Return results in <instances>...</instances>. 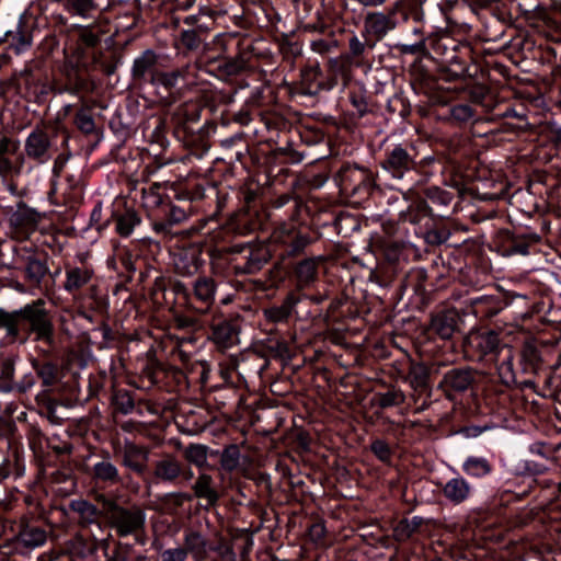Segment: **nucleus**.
I'll use <instances>...</instances> for the list:
<instances>
[{"label":"nucleus","mask_w":561,"mask_h":561,"mask_svg":"<svg viewBox=\"0 0 561 561\" xmlns=\"http://www.w3.org/2000/svg\"><path fill=\"white\" fill-rule=\"evenodd\" d=\"M321 260V257H307L296 264L294 268L296 289L302 290L316 283Z\"/></svg>","instance_id":"17"},{"label":"nucleus","mask_w":561,"mask_h":561,"mask_svg":"<svg viewBox=\"0 0 561 561\" xmlns=\"http://www.w3.org/2000/svg\"><path fill=\"white\" fill-rule=\"evenodd\" d=\"M541 354L539 348L531 342L523 345L520 351L519 367L525 375H536L540 368Z\"/></svg>","instance_id":"28"},{"label":"nucleus","mask_w":561,"mask_h":561,"mask_svg":"<svg viewBox=\"0 0 561 561\" xmlns=\"http://www.w3.org/2000/svg\"><path fill=\"white\" fill-rule=\"evenodd\" d=\"M187 551L183 547L168 548L160 552V561H186Z\"/></svg>","instance_id":"46"},{"label":"nucleus","mask_w":561,"mask_h":561,"mask_svg":"<svg viewBox=\"0 0 561 561\" xmlns=\"http://www.w3.org/2000/svg\"><path fill=\"white\" fill-rule=\"evenodd\" d=\"M474 382V375L470 368H453L444 374L437 388L442 390L448 400H454L456 394L463 393Z\"/></svg>","instance_id":"10"},{"label":"nucleus","mask_w":561,"mask_h":561,"mask_svg":"<svg viewBox=\"0 0 561 561\" xmlns=\"http://www.w3.org/2000/svg\"><path fill=\"white\" fill-rule=\"evenodd\" d=\"M339 176L343 183L354 182L364 176V169L346 163L341 168Z\"/></svg>","instance_id":"45"},{"label":"nucleus","mask_w":561,"mask_h":561,"mask_svg":"<svg viewBox=\"0 0 561 561\" xmlns=\"http://www.w3.org/2000/svg\"><path fill=\"white\" fill-rule=\"evenodd\" d=\"M14 539L19 546L34 550L46 543L48 530L36 522L23 519L18 525Z\"/></svg>","instance_id":"11"},{"label":"nucleus","mask_w":561,"mask_h":561,"mask_svg":"<svg viewBox=\"0 0 561 561\" xmlns=\"http://www.w3.org/2000/svg\"><path fill=\"white\" fill-rule=\"evenodd\" d=\"M461 470L470 478L483 479L492 473L493 465L486 457L469 455L461 463Z\"/></svg>","instance_id":"25"},{"label":"nucleus","mask_w":561,"mask_h":561,"mask_svg":"<svg viewBox=\"0 0 561 561\" xmlns=\"http://www.w3.org/2000/svg\"><path fill=\"white\" fill-rule=\"evenodd\" d=\"M105 505L110 525L116 535L118 537L134 536L138 541L146 526L145 510L137 504L123 506L114 501H107Z\"/></svg>","instance_id":"3"},{"label":"nucleus","mask_w":561,"mask_h":561,"mask_svg":"<svg viewBox=\"0 0 561 561\" xmlns=\"http://www.w3.org/2000/svg\"><path fill=\"white\" fill-rule=\"evenodd\" d=\"M173 264L179 275L187 277L198 272L201 261L195 251L181 250L174 254Z\"/></svg>","instance_id":"27"},{"label":"nucleus","mask_w":561,"mask_h":561,"mask_svg":"<svg viewBox=\"0 0 561 561\" xmlns=\"http://www.w3.org/2000/svg\"><path fill=\"white\" fill-rule=\"evenodd\" d=\"M537 241L536 236L529 234H516V233H508L502 243L503 248V255L511 256V255H527L529 253V247L530 244L535 243Z\"/></svg>","instance_id":"24"},{"label":"nucleus","mask_w":561,"mask_h":561,"mask_svg":"<svg viewBox=\"0 0 561 561\" xmlns=\"http://www.w3.org/2000/svg\"><path fill=\"white\" fill-rule=\"evenodd\" d=\"M129 546L119 545L108 558V561H130L128 556Z\"/></svg>","instance_id":"55"},{"label":"nucleus","mask_w":561,"mask_h":561,"mask_svg":"<svg viewBox=\"0 0 561 561\" xmlns=\"http://www.w3.org/2000/svg\"><path fill=\"white\" fill-rule=\"evenodd\" d=\"M195 496L205 499L208 505H216L219 500V493L214 488V480L208 473H201L193 484Z\"/></svg>","instance_id":"30"},{"label":"nucleus","mask_w":561,"mask_h":561,"mask_svg":"<svg viewBox=\"0 0 561 561\" xmlns=\"http://www.w3.org/2000/svg\"><path fill=\"white\" fill-rule=\"evenodd\" d=\"M57 146L48 131L34 128L25 138L24 152L28 160L37 164H45L54 158Z\"/></svg>","instance_id":"7"},{"label":"nucleus","mask_w":561,"mask_h":561,"mask_svg":"<svg viewBox=\"0 0 561 561\" xmlns=\"http://www.w3.org/2000/svg\"><path fill=\"white\" fill-rule=\"evenodd\" d=\"M208 448L202 444H190L185 451V459L196 466L198 469H204L208 466Z\"/></svg>","instance_id":"36"},{"label":"nucleus","mask_w":561,"mask_h":561,"mask_svg":"<svg viewBox=\"0 0 561 561\" xmlns=\"http://www.w3.org/2000/svg\"><path fill=\"white\" fill-rule=\"evenodd\" d=\"M183 549L187 551V556L192 554L197 561L206 557L208 549V540L198 530L187 528L184 530Z\"/></svg>","instance_id":"23"},{"label":"nucleus","mask_w":561,"mask_h":561,"mask_svg":"<svg viewBox=\"0 0 561 561\" xmlns=\"http://www.w3.org/2000/svg\"><path fill=\"white\" fill-rule=\"evenodd\" d=\"M299 302L300 297L296 296L294 293H289L283 300L282 305L265 308L263 310L264 317L267 321L273 323L285 322L291 316Z\"/></svg>","instance_id":"21"},{"label":"nucleus","mask_w":561,"mask_h":561,"mask_svg":"<svg viewBox=\"0 0 561 561\" xmlns=\"http://www.w3.org/2000/svg\"><path fill=\"white\" fill-rule=\"evenodd\" d=\"M11 469L7 458H2L0 461V483L10 476Z\"/></svg>","instance_id":"59"},{"label":"nucleus","mask_w":561,"mask_h":561,"mask_svg":"<svg viewBox=\"0 0 561 561\" xmlns=\"http://www.w3.org/2000/svg\"><path fill=\"white\" fill-rule=\"evenodd\" d=\"M350 53L353 57H360L366 48L364 42H362L356 35H353L348 41Z\"/></svg>","instance_id":"53"},{"label":"nucleus","mask_w":561,"mask_h":561,"mask_svg":"<svg viewBox=\"0 0 561 561\" xmlns=\"http://www.w3.org/2000/svg\"><path fill=\"white\" fill-rule=\"evenodd\" d=\"M474 346L483 356H494L501 351L499 334L494 331L478 334L473 339Z\"/></svg>","instance_id":"31"},{"label":"nucleus","mask_w":561,"mask_h":561,"mask_svg":"<svg viewBox=\"0 0 561 561\" xmlns=\"http://www.w3.org/2000/svg\"><path fill=\"white\" fill-rule=\"evenodd\" d=\"M499 376L505 385H511L516 381V373L513 368L512 351H507V355L503 358L502 363L497 366Z\"/></svg>","instance_id":"39"},{"label":"nucleus","mask_w":561,"mask_h":561,"mask_svg":"<svg viewBox=\"0 0 561 561\" xmlns=\"http://www.w3.org/2000/svg\"><path fill=\"white\" fill-rule=\"evenodd\" d=\"M100 38L89 26L72 25L66 33L64 44V54L71 70L67 75L68 88L66 89L72 95H79L82 92L90 91L89 81L83 78L78 68L85 55L88 48L94 47Z\"/></svg>","instance_id":"2"},{"label":"nucleus","mask_w":561,"mask_h":561,"mask_svg":"<svg viewBox=\"0 0 561 561\" xmlns=\"http://www.w3.org/2000/svg\"><path fill=\"white\" fill-rule=\"evenodd\" d=\"M276 242L284 245V255L295 256L301 253L309 244L308 236L296 230L294 225H282L274 232Z\"/></svg>","instance_id":"12"},{"label":"nucleus","mask_w":561,"mask_h":561,"mask_svg":"<svg viewBox=\"0 0 561 561\" xmlns=\"http://www.w3.org/2000/svg\"><path fill=\"white\" fill-rule=\"evenodd\" d=\"M437 197L432 196L433 201H437L443 205H447L450 202V196L448 193L437 191Z\"/></svg>","instance_id":"62"},{"label":"nucleus","mask_w":561,"mask_h":561,"mask_svg":"<svg viewBox=\"0 0 561 561\" xmlns=\"http://www.w3.org/2000/svg\"><path fill=\"white\" fill-rule=\"evenodd\" d=\"M39 221V215L33 208L20 203L9 217L11 227L22 233L34 231Z\"/></svg>","instance_id":"19"},{"label":"nucleus","mask_w":561,"mask_h":561,"mask_svg":"<svg viewBox=\"0 0 561 561\" xmlns=\"http://www.w3.org/2000/svg\"><path fill=\"white\" fill-rule=\"evenodd\" d=\"M36 375L42 379L45 387H50L56 383L58 379V368L50 362L33 363Z\"/></svg>","instance_id":"38"},{"label":"nucleus","mask_w":561,"mask_h":561,"mask_svg":"<svg viewBox=\"0 0 561 561\" xmlns=\"http://www.w3.org/2000/svg\"><path fill=\"white\" fill-rule=\"evenodd\" d=\"M457 46H454L453 51L446 57V61L451 65H463L465 61L455 53Z\"/></svg>","instance_id":"60"},{"label":"nucleus","mask_w":561,"mask_h":561,"mask_svg":"<svg viewBox=\"0 0 561 561\" xmlns=\"http://www.w3.org/2000/svg\"><path fill=\"white\" fill-rule=\"evenodd\" d=\"M219 69L228 76H234L243 69V61L238 58H229L220 64Z\"/></svg>","instance_id":"50"},{"label":"nucleus","mask_w":561,"mask_h":561,"mask_svg":"<svg viewBox=\"0 0 561 561\" xmlns=\"http://www.w3.org/2000/svg\"><path fill=\"white\" fill-rule=\"evenodd\" d=\"M160 72V56L152 49H146L137 56L133 61L130 70L131 77L136 82L152 87Z\"/></svg>","instance_id":"8"},{"label":"nucleus","mask_w":561,"mask_h":561,"mask_svg":"<svg viewBox=\"0 0 561 561\" xmlns=\"http://www.w3.org/2000/svg\"><path fill=\"white\" fill-rule=\"evenodd\" d=\"M448 239V233L445 230L431 229L425 233V241L428 244H442Z\"/></svg>","instance_id":"51"},{"label":"nucleus","mask_w":561,"mask_h":561,"mask_svg":"<svg viewBox=\"0 0 561 561\" xmlns=\"http://www.w3.org/2000/svg\"><path fill=\"white\" fill-rule=\"evenodd\" d=\"M68 548L72 552L81 554L87 548V541L81 535H76L71 540L68 541Z\"/></svg>","instance_id":"54"},{"label":"nucleus","mask_w":561,"mask_h":561,"mask_svg":"<svg viewBox=\"0 0 561 561\" xmlns=\"http://www.w3.org/2000/svg\"><path fill=\"white\" fill-rule=\"evenodd\" d=\"M11 169V162L0 152V175L8 172Z\"/></svg>","instance_id":"61"},{"label":"nucleus","mask_w":561,"mask_h":561,"mask_svg":"<svg viewBox=\"0 0 561 561\" xmlns=\"http://www.w3.org/2000/svg\"><path fill=\"white\" fill-rule=\"evenodd\" d=\"M415 159L408 148L402 145L394 146L387 150L385 159L381 162L382 169L393 179L402 180L407 173L414 170Z\"/></svg>","instance_id":"9"},{"label":"nucleus","mask_w":561,"mask_h":561,"mask_svg":"<svg viewBox=\"0 0 561 561\" xmlns=\"http://www.w3.org/2000/svg\"><path fill=\"white\" fill-rule=\"evenodd\" d=\"M371 451L382 462H389L391 458L390 446L382 439H376L371 443Z\"/></svg>","instance_id":"47"},{"label":"nucleus","mask_w":561,"mask_h":561,"mask_svg":"<svg viewBox=\"0 0 561 561\" xmlns=\"http://www.w3.org/2000/svg\"><path fill=\"white\" fill-rule=\"evenodd\" d=\"M70 510L77 514L78 523L81 527H88L93 524L99 525L100 510L96 505L84 499L72 500L69 503Z\"/></svg>","instance_id":"22"},{"label":"nucleus","mask_w":561,"mask_h":561,"mask_svg":"<svg viewBox=\"0 0 561 561\" xmlns=\"http://www.w3.org/2000/svg\"><path fill=\"white\" fill-rule=\"evenodd\" d=\"M236 255L231 261V268L236 274H255L262 270L268 260L267 249L250 243L233 244L230 249Z\"/></svg>","instance_id":"4"},{"label":"nucleus","mask_w":561,"mask_h":561,"mask_svg":"<svg viewBox=\"0 0 561 561\" xmlns=\"http://www.w3.org/2000/svg\"><path fill=\"white\" fill-rule=\"evenodd\" d=\"M26 279L34 286L39 287L43 279L49 272L47 263L34 256H28L24 268Z\"/></svg>","instance_id":"32"},{"label":"nucleus","mask_w":561,"mask_h":561,"mask_svg":"<svg viewBox=\"0 0 561 561\" xmlns=\"http://www.w3.org/2000/svg\"><path fill=\"white\" fill-rule=\"evenodd\" d=\"M182 474V462L173 454H165L153 462V477L161 482L173 483Z\"/></svg>","instance_id":"16"},{"label":"nucleus","mask_w":561,"mask_h":561,"mask_svg":"<svg viewBox=\"0 0 561 561\" xmlns=\"http://www.w3.org/2000/svg\"><path fill=\"white\" fill-rule=\"evenodd\" d=\"M311 48L316 53L324 54L329 51L330 44L324 39H317L311 43Z\"/></svg>","instance_id":"58"},{"label":"nucleus","mask_w":561,"mask_h":561,"mask_svg":"<svg viewBox=\"0 0 561 561\" xmlns=\"http://www.w3.org/2000/svg\"><path fill=\"white\" fill-rule=\"evenodd\" d=\"M75 124L83 134H92L95 129V123L87 108H80L75 115Z\"/></svg>","instance_id":"42"},{"label":"nucleus","mask_w":561,"mask_h":561,"mask_svg":"<svg viewBox=\"0 0 561 561\" xmlns=\"http://www.w3.org/2000/svg\"><path fill=\"white\" fill-rule=\"evenodd\" d=\"M247 457L241 455L240 448L236 444L226 446L220 453V467L227 472H233L241 467V460Z\"/></svg>","instance_id":"35"},{"label":"nucleus","mask_w":561,"mask_h":561,"mask_svg":"<svg viewBox=\"0 0 561 561\" xmlns=\"http://www.w3.org/2000/svg\"><path fill=\"white\" fill-rule=\"evenodd\" d=\"M167 220L164 222L156 224L154 227L158 231H167L170 226L182 222L186 218V213L179 206H170L167 213Z\"/></svg>","instance_id":"41"},{"label":"nucleus","mask_w":561,"mask_h":561,"mask_svg":"<svg viewBox=\"0 0 561 561\" xmlns=\"http://www.w3.org/2000/svg\"><path fill=\"white\" fill-rule=\"evenodd\" d=\"M5 35L11 48L18 55L25 53L32 46L33 38L31 32L23 28L20 24L15 31H9Z\"/></svg>","instance_id":"33"},{"label":"nucleus","mask_w":561,"mask_h":561,"mask_svg":"<svg viewBox=\"0 0 561 561\" xmlns=\"http://www.w3.org/2000/svg\"><path fill=\"white\" fill-rule=\"evenodd\" d=\"M180 478L182 480H184L185 482H188V481H191L194 478V472H193V470L190 467H184L182 465V474H181Z\"/></svg>","instance_id":"63"},{"label":"nucleus","mask_w":561,"mask_h":561,"mask_svg":"<svg viewBox=\"0 0 561 561\" xmlns=\"http://www.w3.org/2000/svg\"><path fill=\"white\" fill-rule=\"evenodd\" d=\"M35 382H36V376L33 373H27L19 381L9 382L5 386H2L1 391H3V392L16 391L20 393H25L30 389H32V387L35 385Z\"/></svg>","instance_id":"40"},{"label":"nucleus","mask_w":561,"mask_h":561,"mask_svg":"<svg viewBox=\"0 0 561 561\" xmlns=\"http://www.w3.org/2000/svg\"><path fill=\"white\" fill-rule=\"evenodd\" d=\"M181 43L187 49H197L202 43L198 33L195 30H185L181 33Z\"/></svg>","instance_id":"48"},{"label":"nucleus","mask_w":561,"mask_h":561,"mask_svg":"<svg viewBox=\"0 0 561 561\" xmlns=\"http://www.w3.org/2000/svg\"><path fill=\"white\" fill-rule=\"evenodd\" d=\"M394 531L396 536L399 539H405L413 535V533L415 531V526H412V524L408 519H405L397 526Z\"/></svg>","instance_id":"52"},{"label":"nucleus","mask_w":561,"mask_h":561,"mask_svg":"<svg viewBox=\"0 0 561 561\" xmlns=\"http://www.w3.org/2000/svg\"><path fill=\"white\" fill-rule=\"evenodd\" d=\"M217 284L209 276H198L193 283V299L202 313L207 312L215 301Z\"/></svg>","instance_id":"13"},{"label":"nucleus","mask_w":561,"mask_h":561,"mask_svg":"<svg viewBox=\"0 0 561 561\" xmlns=\"http://www.w3.org/2000/svg\"><path fill=\"white\" fill-rule=\"evenodd\" d=\"M68 157H65L64 154H59L56 159H55V163H54V172H59L61 170V168L64 167L65 162L67 161Z\"/></svg>","instance_id":"64"},{"label":"nucleus","mask_w":561,"mask_h":561,"mask_svg":"<svg viewBox=\"0 0 561 561\" xmlns=\"http://www.w3.org/2000/svg\"><path fill=\"white\" fill-rule=\"evenodd\" d=\"M65 274L64 289L69 294H75L91 280L93 273L84 266H67Z\"/></svg>","instance_id":"26"},{"label":"nucleus","mask_w":561,"mask_h":561,"mask_svg":"<svg viewBox=\"0 0 561 561\" xmlns=\"http://www.w3.org/2000/svg\"><path fill=\"white\" fill-rule=\"evenodd\" d=\"M325 536V528L322 524H313L310 528V537L313 541H321Z\"/></svg>","instance_id":"57"},{"label":"nucleus","mask_w":561,"mask_h":561,"mask_svg":"<svg viewBox=\"0 0 561 561\" xmlns=\"http://www.w3.org/2000/svg\"><path fill=\"white\" fill-rule=\"evenodd\" d=\"M394 27L396 21L391 15L382 12H371L364 20L363 36H371L376 41H380Z\"/></svg>","instance_id":"14"},{"label":"nucleus","mask_w":561,"mask_h":561,"mask_svg":"<svg viewBox=\"0 0 561 561\" xmlns=\"http://www.w3.org/2000/svg\"><path fill=\"white\" fill-rule=\"evenodd\" d=\"M197 84V68L195 65H185L181 68L160 72L154 88H163L169 95L180 96L186 90Z\"/></svg>","instance_id":"5"},{"label":"nucleus","mask_w":561,"mask_h":561,"mask_svg":"<svg viewBox=\"0 0 561 561\" xmlns=\"http://www.w3.org/2000/svg\"><path fill=\"white\" fill-rule=\"evenodd\" d=\"M550 140L556 147H561V126L551 124L549 127Z\"/></svg>","instance_id":"56"},{"label":"nucleus","mask_w":561,"mask_h":561,"mask_svg":"<svg viewBox=\"0 0 561 561\" xmlns=\"http://www.w3.org/2000/svg\"><path fill=\"white\" fill-rule=\"evenodd\" d=\"M457 314L450 311H444L435 314L432 318V329L444 340H448L453 336L457 328Z\"/></svg>","instance_id":"29"},{"label":"nucleus","mask_w":561,"mask_h":561,"mask_svg":"<svg viewBox=\"0 0 561 561\" xmlns=\"http://www.w3.org/2000/svg\"><path fill=\"white\" fill-rule=\"evenodd\" d=\"M430 371L423 364H413L410 367L408 379L412 388L423 390L428 385Z\"/></svg>","instance_id":"37"},{"label":"nucleus","mask_w":561,"mask_h":561,"mask_svg":"<svg viewBox=\"0 0 561 561\" xmlns=\"http://www.w3.org/2000/svg\"><path fill=\"white\" fill-rule=\"evenodd\" d=\"M93 484L102 490L113 488L123 482V477L117 465L107 450L95 457V461L88 471Z\"/></svg>","instance_id":"6"},{"label":"nucleus","mask_w":561,"mask_h":561,"mask_svg":"<svg viewBox=\"0 0 561 561\" xmlns=\"http://www.w3.org/2000/svg\"><path fill=\"white\" fill-rule=\"evenodd\" d=\"M42 305L39 300L12 312L0 309V325L7 330V335L18 339L35 333L37 340L51 344L54 329Z\"/></svg>","instance_id":"1"},{"label":"nucleus","mask_w":561,"mask_h":561,"mask_svg":"<svg viewBox=\"0 0 561 561\" xmlns=\"http://www.w3.org/2000/svg\"><path fill=\"white\" fill-rule=\"evenodd\" d=\"M404 401V394L399 390H389L378 394V405L382 409L398 407Z\"/></svg>","instance_id":"43"},{"label":"nucleus","mask_w":561,"mask_h":561,"mask_svg":"<svg viewBox=\"0 0 561 561\" xmlns=\"http://www.w3.org/2000/svg\"><path fill=\"white\" fill-rule=\"evenodd\" d=\"M116 231L121 237H129L134 229L140 225L141 218L137 211L126 209L122 214L116 215Z\"/></svg>","instance_id":"34"},{"label":"nucleus","mask_w":561,"mask_h":561,"mask_svg":"<svg viewBox=\"0 0 561 561\" xmlns=\"http://www.w3.org/2000/svg\"><path fill=\"white\" fill-rule=\"evenodd\" d=\"M472 491L473 486L471 483L458 472L442 486L444 497L455 505L469 500Z\"/></svg>","instance_id":"15"},{"label":"nucleus","mask_w":561,"mask_h":561,"mask_svg":"<svg viewBox=\"0 0 561 561\" xmlns=\"http://www.w3.org/2000/svg\"><path fill=\"white\" fill-rule=\"evenodd\" d=\"M211 339L220 348H230L239 342L237 325L231 321H220L211 328Z\"/></svg>","instance_id":"20"},{"label":"nucleus","mask_w":561,"mask_h":561,"mask_svg":"<svg viewBox=\"0 0 561 561\" xmlns=\"http://www.w3.org/2000/svg\"><path fill=\"white\" fill-rule=\"evenodd\" d=\"M122 463L131 471L144 474L147 466V453L135 443L126 439L121 450Z\"/></svg>","instance_id":"18"},{"label":"nucleus","mask_w":561,"mask_h":561,"mask_svg":"<svg viewBox=\"0 0 561 561\" xmlns=\"http://www.w3.org/2000/svg\"><path fill=\"white\" fill-rule=\"evenodd\" d=\"M493 427L494 426L491 424L468 425V426L461 427L458 433L460 435H462L465 438H476Z\"/></svg>","instance_id":"49"},{"label":"nucleus","mask_w":561,"mask_h":561,"mask_svg":"<svg viewBox=\"0 0 561 561\" xmlns=\"http://www.w3.org/2000/svg\"><path fill=\"white\" fill-rule=\"evenodd\" d=\"M450 116L458 123H468L474 117L473 108L468 104H457L450 108Z\"/></svg>","instance_id":"44"}]
</instances>
